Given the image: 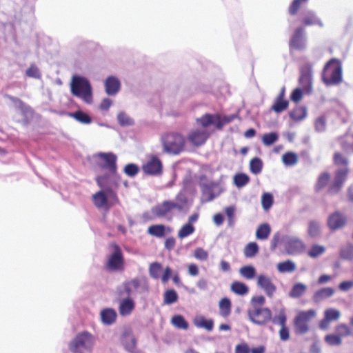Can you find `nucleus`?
Returning <instances> with one entry per match:
<instances>
[{"label":"nucleus","mask_w":353,"mask_h":353,"mask_svg":"<svg viewBox=\"0 0 353 353\" xmlns=\"http://www.w3.org/2000/svg\"><path fill=\"white\" fill-rule=\"evenodd\" d=\"M195 191V185L192 178H185L183 181V188L176 196L175 200H166L154 205L151 209L152 214L157 218H170L174 210L179 212L187 213L192 205Z\"/></svg>","instance_id":"1"},{"label":"nucleus","mask_w":353,"mask_h":353,"mask_svg":"<svg viewBox=\"0 0 353 353\" xmlns=\"http://www.w3.org/2000/svg\"><path fill=\"white\" fill-rule=\"evenodd\" d=\"M148 291V281L139 277L125 281L117 288L118 295L124 297L133 298L137 294H147Z\"/></svg>","instance_id":"2"},{"label":"nucleus","mask_w":353,"mask_h":353,"mask_svg":"<svg viewBox=\"0 0 353 353\" xmlns=\"http://www.w3.org/2000/svg\"><path fill=\"white\" fill-rule=\"evenodd\" d=\"M70 92L73 96L80 98L86 103L92 102V86L85 77L73 76L70 83Z\"/></svg>","instance_id":"3"},{"label":"nucleus","mask_w":353,"mask_h":353,"mask_svg":"<svg viewBox=\"0 0 353 353\" xmlns=\"http://www.w3.org/2000/svg\"><path fill=\"white\" fill-rule=\"evenodd\" d=\"M322 81L326 85H337L342 81V65L339 59H331L325 65Z\"/></svg>","instance_id":"4"},{"label":"nucleus","mask_w":353,"mask_h":353,"mask_svg":"<svg viewBox=\"0 0 353 353\" xmlns=\"http://www.w3.org/2000/svg\"><path fill=\"white\" fill-rule=\"evenodd\" d=\"M95 337L87 331L77 334L69 344V349L74 353H85L93 348Z\"/></svg>","instance_id":"5"},{"label":"nucleus","mask_w":353,"mask_h":353,"mask_svg":"<svg viewBox=\"0 0 353 353\" xmlns=\"http://www.w3.org/2000/svg\"><path fill=\"white\" fill-rule=\"evenodd\" d=\"M162 141L165 150L174 154H179L185 148V139L178 133L170 132L165 134Z\"/></svg>","instance_id":"6"},{"label":"nucleus","mask_w":353,"mask_h":353,"mask_svg":"<svg viewBox=\"0 0 353 353\" xmlns=\"http://www.w3.org/2000/svg\"><path fill=\"white\" fill-rule=\"evenodd\" d=\"M95 163L102 170L114 176L117 174V156L112 152H99L94 155Z\"/></svg>","instance_id":"7"},{"label":"nucleus","mask_w":353,"mask_h":353,"mask_svg":"<svg viewBox=\"0 0 353 353\" xmlns=\"http://www.w3.org/2000/svg\"><path fill=\"white\" fill-rule=\"evenodd\" d=\"M247 313L248 319L256 325L265 326L272 320V311L268 307H250Z\"/></svg>","instance_id":"8"},{"label":"nucleus","mask_w":353,"mask_h":353,"mask_svg":"<svg viewBox=\"0 0 353 353\" xmlns=\"http://www.w3.org/2000/svg\"><path fill=\"white\" fill-rule=\"evenodd\" d=\"M314 310L300 312L294 318V330L297 334H304L309 330L308 323L315 316Z\"/></svg>","instance_id":"9"},{"label":"nucleus","mask_w":353,"mask_h":353,"mask_svg":"<svg viewBox=\"0 0 353 353\" xmlns=\"http://www.w3.org/2000/svg\"><path fill=\"white\" fill-rule=\"evenodd\" d=\"M196 121L205 129L210 125H214L216 129L222 130L223 125L232 121V119L228 117H221L219 114H205L201 118L196 119Z\"/></svg>","instance_id":"10"},{"label":"nucleus","mask_w":353,"mask_h":353,"mask_svg":"<svg viewBox=\"0 0 353 353\" xmlns=\"http://www.w3.org/2000/svg\"><path fill=\"white\" fill-rule=\"evenodd\" d=\"M257 286L263 290L266 296L272 298L276 291V286L273 282V279L265 274H260L256 278Z\"/></svg>","instance_id":"11"},{"label":"nucleus","mask_w":353,"mask_h":353,"mask_svg":"<svg viewBox=\"0 0 353 353\" xmlns=\"http://www.w3.org/2000/svg\"><path fill=\"white\" fill-rule=\"evenodd\" d=\"M124 259L119 245H114V250L109 256L107 268L110 271H119L123 269Z\"/></svg>","instance_id":"12"},{"label":"nucleus","mask_w":353,"mask_h":353,"mask_svg":"<svg viewBox=\"0 0 353 353\" xmlns=\"http://www.w3.org/2000/svg\"><path fill=\"white\" fill-rule=\"evenodd\" d=\"M283 241L287 252L290 254L301 253L305 248L303 241L296 236H285Z\"/></svg>","instance_id":"13"},{"label":"nucleus","mask_w":353,"mask_h":353,"mask_svg":"<svg viewBox=\"0 0 353 353\" xmlns=\"http://www.w3.org/2000/svg\"><path fill=\"white\" fill-rule=\"evenodd\" d=\"M121 343L129 353H139L137 348V339L130 330H125L121 336Z\"/></svg>","instance_id":"14"},{"label":"nucleus","mask_w":353,"mask_h":353,"mask_svg":"<svg viewBox=\"0 0 353 353\" xmlns=\"http://www.w3.org/2000/svg\"><path fill=\"white\" fill-rule=\"evenodd\" d=\"M347 223V218L344 214L339 211H336L329 215L327 221L328 228L336 231L343 228Z\"/></svg>","instance_id":"15"},{"label":"nucleus","mask_w":353,"mask_h":353,"mask_svg":"<svg viewBox=\"0 0 353 353\" xmlns=\"http://www.w3.org/2000/svg\"><path fill=\"white\" fill-rule=\"evenodd\" d=\"M210 137V133L205 129H196L191 131L188 139L194 146L199 147L203 145Z\"/></svg>","instance_id":"16"},{"label":"nucleus","mask_w":353,"mask_h":353,"mask_svg":"<svg viewBox=\"0 0 353 353\" xmlns=\"http://www.w3.org/2000/svg\"><path fill=\"white\" fill-rule=\"evenodd\" d=\"M301 23L303 27L316 26L323 28L324 26L321 19L312 10H307L303 14Z\"/></svg>","instance_id":"17"},{"label":"nucleus","mask_w":353,"mask_h":353,"mask_svg":"<svg viewBox=\"0 0 353 353\" xmlns=\"http://www.w3.org/2000/svg\"><path fill=\"white\" fill-rule=\"evenodd\" d=\"M299 83L306 93L310 94L312 88V73L310 68H305L301 70L299 78Z\"/></svg>","instance_id":"18"},{"label":"nucleus","mask_w":353,"mask_h":353,"mask_svg":"<svg viewBox=\"0 0 353 353\" xmlns=\"http://www.w3.org/2000/svg\"><path fill=\"white\" fill-rule=\"evenodd\" d=\"M304 28L303 26L295 29L289 42V46L291 49L302 50L304 48L303 41Z\"/></svg>","instance_id":"19"},{"label":"nucleus","mask_w":353,"mask_h":353,"mask_svg":"<svg viewBox=\"0 0 353 353\" xmlns=\"http://www.w3.org/2000/svg\"><path fill=\"white\" fill-rule=\"evenodd\" d=\"M143 172L146 174L156 175L161 174L162 170V164L161 161L157 157H152L145 164L143 165Z\"/></svg>","instance_id":"20"},{"label":"nucleus","mask_w":353,"mask_h":353,"mask_svg":"<svg viewBox=\"0 0 353 353\" xmlns=\"http://www.w3.org/2000/svg\"><path fill=\"white\" fill-rule=\"evenodd\" d=\"M333 159L335 165L341 167V168L337 171L336 176H346L349 174L347 159L339 152L334 153Z\"/></svg>","instance_id":"21"},{"label":"nucleus","mask_w":353,"mask_h":353,"mask_svg":"<svg viewBox=\"0 0 353 353\" xmlns=\"http://www.w3.org/2000/svg\"><path fill=\"white\" fill-rule=\"evenodd\" d=\"M135 308V302L132 298L124 297L119 302V312L121 316H127L131 314Z\"/></svg>","instance_id":"22"},{"label":"nucleus","mask_w":353,"mask_h":353,"mask_svg":"<svg viewBox=\"0 0 353 353\" xmlns=\"http://www.w3.org/2000/svg\"><path fill=\"white\" fill-rule=\"evenodd\" d=\"M108 193L113 194L112 191L102 190L93 194V201L96 207L98 208H105L108 204Z\"/></svg>","instance_id":"23"},{"label":"nucleus","mask_w":353,"mask_h":353,"mask_svg":"<svg viewBox=\"0 0 353 353\" xmlns=\"http://www.w3.org/2000/svg\"><path fill=\"white\" fill-rule=\"evenodd\" d=\"M285 89L283 88L276 98L274 104L271 107V110L280 113L285 110L288 107V101L284 99Z\"/></svg>","instance_id":"24"},{"label":"nucleus","mask_w":353,"mask_h":353,"mask_svg":"<svg viewBox=\"0 0 353 353\" xmlns=\"http://www.w3.org/2000/svg\"><path fill=\"white\" fill-rule=\"evenodd\" d=\"M105 92L108 95H114L117 94L121 87L120 81L114 77H109L105 82Z\"/></svg>","instance_id":"25"},{"label":"nucleus","mask_w":353,"mask_h":353,"mask_svg":"<svg viewBox=\"0 0 353 353\" xmlns=\"http://www.w3.org/2000/svg\"><path fill=\"white\" fill-rule=\"evenodd\" d=\"M101 320L104 325H112L117 319V314L112 308H105L101 311Z\"/></svg>","instance_id":"26"},{"label":"nucleus","mask_w":353,"mask_h":353,"mask_svg":"<svg viewBox=\"0 0 353 353\" xmlns=\"http://www.w3.org/2000/svg\"><path fill=\"white\" fill-rule=\"evenodd\" d=\"M334 293L332 288H323L316 291L313 295V301L315 303H320L323 300L331 297Z\"/></svg>","instance_id":"27"},{"label":"nucleus","mask_w":353,"mask_h":353,"mask_svg":"<svg viewBox=\"0 0 353 353\" xmlns=\"http://www.w3.org/2000/svg\"><path fill=\"white\" fill-rule=\"evenodd\" d=\"M287 321V314H286V309L285 307L281 306L279 310H276V314L273 316L272 315V322L274 325H279L280 326H283L286 325Z\"/></svg>","instance_id":"28"},{"label":"nucleus","mask_w":353,"mask_h":353,"mask_svg":"<svg viewBox=\"0 0 353 353\" xmlns=\"http://www.w3.org/2000/svg\"><path fill=\"white\" fill-rule=\"evenodd\" d=\"M194 325L199 328H204L208 331H212L214 327V321L207 319L203 316H196L194 319Z\"/></svg>","instance_id":"29"},{"label":"nucleus","mask_w":353,"mask_h":353,"mask_svg":"<svg viewBox=\"0 0 353 353\" xmlns=\"http://www.w3.org/2000/svg\"><path fill=\"white\" fill-rule=\"evenodd\" d=\"M340 257L345 261H353V243H347L345 245L340 248L339 251Z\"/></svg>","instance_id":"30"},{"label":"nucleus","mask_w":353,"mask_h":353,"mask_svg":"<svg viewBox=\"0 0 353 353\" xmlns=\"http://www.w3.org/2000/svg\"><path fill=\"white\" fill-rule=\"evenodd\" d=\"M306 290V285L302 283H297L292 286L289 292V296L293 299H299L305 293Z\"/></svg>","instance_id":"31"},{"label":"nucleus","mask_w":353,"mask_h":353,"mask_svg":"<svg viewBox=\"0 0 353 353\" xmlns=\"http://www.w3.org/2000/svg\"><path fill=\"white\" fill-rule=\"evenodd\" d=\"M231 306L232 303L228 298L221 299L219 303L220 315L223 317L228 316L231 313Z\"/></svg>","instance_id":"32"},{"label":"nucleus","mask_w":353,"mask_h":353,"mask_svg":"<svg viewBox=\"0 0 353 353\" xmlns=\"http://www.w3.org/2000/svg\"><path fill=\"white\" fill-rule=\"evenodd\" d=\"M271 232V228L268 223L261 224L256 229V237L259 240L267 239Z\"/></svg>","instance_id":"33"},{"label":"nucleus","mask_w":353,"mask_h":353,"mask_svg":"<svg viewBox=\"0 0 353 353\" xmlns=\"http://www.w3.org/2000/svg\"><path fill=\"white\" fill-rule=\"evenodd\" d=\"M230 289L234 294L244 296L249 292V288L246 284L241 281H234L232 283Z\"/></svg>","instance_id":"34"},{"label":"nucleus","mask_w":353,"mask_h":353,"mask_svg":"<svg viewBox=\"0 0 353 353\" xmlns=\"http://www.w3.org/2000/svg\"><path fill=\"white\" fill-rule=\"evenodd\" d=\"M148 233L152 236L162 238L165 234V226L162 224L152 225L148 228Z\"/></svg>","instance_id":"35"},{"label":"nucleus","mask_w":353,"mask_h":353,"mask_svg":"<svg viewBox=\"0 0 353 353\" xmlns=\"http://www.w3.org/2000/svg\"><path fill=\"white\" fill-rule=\"evenodd\" d=\"M239 272L241 276L248 280L253 279L256 274V268L251 265L241 267Z\"/></svg>","instance_id":"36"},{"label":"nucleus","mask_w":353,"mask_h":353,"mask_svg":"<svg viewBox=\"0 0 353 353\" xmlns=\"http://www.w3.org/2000/svg\"><path fill=\"white\" fill-rule=\"evenodd\" d=\"M68 115L83 124H90L92 122L91 117L81 110H77L74 112L69 113Z\"/></svg>","instance_id":"37"},{"label":"nucleus","mask_w":353,"mask_h":353,"mask_svg":"<svg viewBox=\"0 0 353 353\" xmlns=\"http://www.w3.org/2000/svg\"><path fill=\"white\" fill-rule=\"evenodd\" d=\"M149 275L154 279H159L162 272V265L159 262H153L149 267Z\"/></svg>","instance_id":"38"},{"label":"nucleus","mask_w":353,"mask_h":353,"mask_svg":"<svg viewBox=\"0 0 353 353\" xmlns=\"http://www.w3.org/2000/svg\"><path fill=\"white\" fill-rule=\"evenodd\" d=\"M172 323L177 328L182 330H188L189 327V324L185 318L180 315H174L171 320Z\"/></svg>","instance_id":"39"},{"label":"nucleus","mask_w":353,"mask_h":353,"mask_svg":"<svg viewBox=\"0 0 353 353\" xmlns=\"http://www.w3.org/2000/svg\"><path fill=\"white\" fill-rule=\"evenodd\" d=\"M259 245L256 242H250L244 248V255L246 258H252L259 252Z\"/></svg>","instance_id":"40"},{"label":"nucleus","mask_w":353,"mask_h":353,"mask_svg":"<svg viewBox=\"0 0 353 353\" xmlns=\"http://www.w3.org/2000/svg\"><path fill=\"white\" fill-rule=\"evenodd\" d=\"M178 299V294L173 289L168 290L164 292L163 302L166 305H171L176 302Z\"/></svg>","instance_id":"41"},{"label":"nucleus","mask_w":353,"mask_h":353,"mask_svg":"<svg viewBox=\"0 0 353 353\" xmlns=\"http://www.w3.org/2000/svg\"><path fill=\"white\" fill-rule=\"evenodd\" d=\"M296 266L294 262L288 260L277 264V270L281 273L292 272L294 271Z\"/></svg>","instance_id":"42"},{"label":"nucleus","mask_w":353,"mask_h":353,"mask_svg":"<svg viewBox=\"0 0 353 353\" xmlns=\"http://www.w3.org/2000/svg\"><path fill=\"white\" fill-rule=\"evenodd\" d=\"M306 110L303 107H297L294 108L290 113V117L292 119L296 121H299L306 117Z\"/></svg>","instance_id":"43"},{"label":"nucleus","mask_w":353,"mask_h":353,"mask_svg":"<svg viewBox=\"0 0 353 353\" xmlns=\"http://www.w3.org/2000/svg\"><path fill=\"white\" fill-rule=\"evenodd\" d=\"M195 231V228L192 224L185 223L178 232V237L183 239L190 234H193Z\"/></svg>","instance_id":"44"},{"label":"nucleus","mask_w":353,"mask_h":353,"mask_svg":"<svg viewBox=\"0 0 353 353\" xmlns=\"http://www.w3.org/2000/svg\"><path fill=\"white\" fill-rule=\"evenodd\" d=\"M345 182V178H335L333 183L329 186L328 193L330 194H337Z\"/></svg>","instance_id":"45"},{"label":"nucleus","mask_w":353,"mask_h":353,"mask_svg":"<svg viewBox=\"0 0 353 353\" xmlns=\"http://www.w3.org/2000/svg\"><path fill=\"white\" fill-rule=\"evenodd\" d=\"M262 168L263 163L259 158L255 157L250 161V168L253 174H259L261 172Z\"/></svg>","instance_id":"46"},{"label":"nucleus","mask_w":353,"mask_h":353,"mask_svg":"<svg viewBox=\"0 0 353 353\" xmlns=\"http://www.w3.org/2000/svg\"><path fill=\"white\" fill-rule=\"evenodd\" d=\"M282 161L286 165H293L298 162V156L294 152H288L283 154Z\"/></svg>","instance_id":"47"},{"label":"nucleus","mask_w":353,"mask_h":353,"mask_svg":"<svg viewBox=\"0 0 353 353\" xmlns=\"http://www.w3.org/2000/svg\"><path fill=\"white\" fill-rule=\"evenodd\" d=\"M325 251V248L323 245H313L307 252V254L311 258H317L323 254Z\"/></svg>","instance_id":"48"},{"label":"nucleus","mask_w":353,"mask_h":353,"mask_svg":"<svg viewBox=\"0 0 353 353\" xmlns=\"http://www.w3.org/2000/svg\"><path fill=\"white\" fill-rule=\"evenodd\" d=\"M307 232L310 237H312V238L316 237L320 233L319 223L315 221H310Z\"/></svg>","instance_id":"49"},{"label":"nucleus","mask_w":353,"mask_h":353,"mask_svg":"<svg viewBox=\"0 0 353 353\" xmlns=\"http://www.w3.org/2000/svg\"><path fill=\"white\" fill-rule=\"evenodd\" d=\"M325 341L330 346H338L342 343L341 338L334 334H327L325 336Z\"/></svg>","instance_id":"50"},{"label":"nucleus","mask_w":353,"mask_h":353,"mask_svg":"<svg viewBox=\"0 0 353 353\" xmlns=\"http://www.w3.org/2000/svg\"><path fill=\"white\" fill-rule=\"evenodd\" d=\"M278 138L276 132L264 134L262 137V142L265 145H271L278 140Z\"/></svg>","instance_id":"51"},{"label":"nucleus","mask_w":353,"mask_h":353,"mask_svg":"<svg viewBox=\"0 0 353 353\" xmlns=\"http://www.w3.org/2000/svg\"><path fill=\"white\" fill-rule=\"evenodd\" d=\"M261 203L265 210H269L273 204V196L270 193H264L262 196Z\"/></svg>","instance_id":"52"},{"label":"nucleus","mask_w":353,"mask_h":353,"mask_svg":"<svg viewBox=\"0 0 353 353\" xmlns=\"http://www.w3.org/2000/svg\"><path fill=\"white\" fill-rule=\"evenodd\" d=\"M340 315V312L333 308L327 309L324 312V316L330 321L337 320Z\"/></svg>","instance_id":"53"},{"label":"nucleus","mask_w":353,"mask_h":353,"mask_svg":"<svg viewBox=\"0 0 353 353\" xmlns=\"http://www.w3.org/2000/svg\"><path fill=\"white\" fill-rule=\"evenodd\" d=\"M251 307H264L265 298L263 295L255 296L251 299Z\"/></svg>","instance_id":"54"},{"label":"nucleus","mask_w":353,"mask_h":353,"mask_svg":"<svg viewBox=\"0 0 353 353\" xmlns=\"http://www.w3.org/2000/svg\"><path fill=\"white\" fill-rule=\"evenodd\" d=\"M124 173L130 176H135L139 172V167L134 163L127 164L124 168Z\"/></svg>","instance_id":"55"},{"label":"nucleus","mask_w":353,"mask_h":353,"mask_svg":"<svg viewBox=\"0 0 353 353\" xmlns=\"http://www.w3.org/2000/svg\"><path fill=\"white\" fill-rule=\"evenodd\" d=\"M26 74L29 77L35 79H39L41 77V74L38 68L34 64L30 65V66L27 69Z\"/></svg>","instance_id":"56"},{"label":"nucleus","mask_w":353,"mask_h":353,"mask_svg":"<svg viewBox=\"0 0 353 353\" xmlns=\"http://www.w3.org/2000/svg\"><path fill=\"white\" fill-rule=\"evenodd\" d=\"M194 256L200 261H206L208 258V252L202 248H197L194 252Z\"/></svg>","instance_id":"57"},{"label":"nucleus","mask_w":353,"mask_h":353,"mask_svg":"<svg viewBox=\"0 0 353 353\" xmlns=\"http://www.w3.org/2000/svg\"><path fill=\"white\" fill-rule=\"evenodd\" d=\"M337 335L341 338V336H345L350 334V330L346 324H340L336 327Z\"/></svg>","instance_id":"58"},{"label":"nucleus","mask_w":353,"mask_h":353,"mask_svg":"<svg viewBox=\"0 0 353 353\" xmlns=\"http://www.w3.org/2000/svg\"><path fill=\"white\" fill-rule=\"evenodd\" d=\"M234 211L235 208L233 206H229L225 209V214L228 218L229 226H232L234 223Z\"/></svg>","instance_id":"59"},{"label":"nucleus","mask_w":353,"mask_h":353,"mask_svg":"<svg viewBox=\"0 0 353 353\" xmlns=\"http://www.w3.org/2000/svg\"><path fill=\"white\" fill-rule=\"evenodd\" d=\"M119 123L122 125H130L133 123L132 120L124 112H120L117 116Z\"/></svg>","instance_id":"60"},{"label":"nucleus","mask_w":353,"mask_h":353,"mask_svg":"<svg viewBox=\"0 0 353 353\" xmlns=\"http://www.w3.org/2000/svg\"><path fill=\"white\" fill-rule=\"evenodd\" d=\"M301 5V2L299 0H293L290 4L288 12L291 15H295L299 11Z\"/></svg>","instance_id":"61"},{"label":"nucleus","mask_w":353,"mask_h":353,"mask_svg":"<svg viewBox=\"0 0 353 353\" xmlns=\"http://www.w3.org/2000/svg\"><path fill=\"white\" fill-rule=\"evenodd\" d=\"M279 336L280 339L283 341H286L289 339L290 333L286 325L281 326V329L279 330Z\"/></svg>","instance_id":"62"},{"label":"nucleus","mask_w":353,"mask_h":353,"mask_svg":"<svg viewBox=\"0 0 353 353\" xmlns=\"http://www.w3.org/2000/svg\"><path fill=\"white\" fill-rule=\"evenodd\" d=\"M326 125V120L325 117H319L315 122V128L317 131H323L325 130Z\"/></svg>","instance_id":"63"},{"label":"nucleus","mask_w":353,"mask_h":353,"mask_svg":"<svg viewBox=\"0 0 353 353\" xmlns=\"http://www.w3.org/2000/svg\"><path fill=\"white\" fill-rule=\"evenodd\" d=\"M303 97V91L299 88H296L293 90L291 94V99L297 103L299 102Z\"/></svg>","instance_id":"64"}]
</instances>
